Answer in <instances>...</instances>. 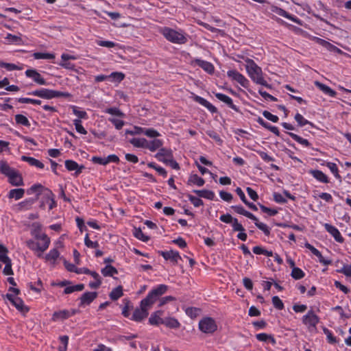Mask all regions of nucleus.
<instances>
[{
	"label": "nucleus",
	"mask_w": 351,
	"mask_h": 351,
	"mask_svg": "<svg viewBox=\"0 0 351 351\" xmlns=\"http://www.w3.org/2000/svg\"><path fill=\"white\" fill-rule=\"evenodd\" d=\"M133 234L136 239L145 242L148 241L150 239L148 236L143 234L140 228H134Z\"/></svg>",
	"instance_id": "obj_41"
},
{
	"label": "nucleus",
	"mask_w": 351,
	"mask_h": 351,
	"mask_svg": "<svg viewBox=\"0 0 351 351\" xmlns=\"http://www.w3.org/2000/svg\"><path fill=\"white\" fill-rule=\"evenodd\" d=\"M245 62L246 71L251 80L256 84H261L267 88H271V86L267 84V81L263 77L262 69L252 59L247 58Z\"/></svg>",
	"instance_id": "obj_2"
},
{
	"label": "nucleus",
	"mask_w": 351,
	"mask_h": 351,
	"mask_svg": "<svg viewBox=\"0 0 351 351\" xmlns=\"http://www.w3.org/2000/svg\"><path fill=\"white\" fill-rule=\"evenodd\" d=\"M130 143L136 147L146 149L147 140L144 138H133L130 140Z\"/></svg>",
	"instance_id": "obj_34"
},
{
	"label": "nucleus",
	"mask_w": 351,
	"mask_h": 351,
	"mask_svg": "<svg viewBox=\"0 0 351 351\" xmlns=\"http://www.w3.org/2000/svg\"><path fill=\"white\" fill-rule=\"evenodd\" d=\"M309 173L311 174L313 176V178H315L317 180L319 181L320 182H329L328 176L320 170L311 169L309 171Z\"/></svg>",
	"instance_id": "obj_24"
},
{
	"label": "nucleus",
	"mask_w": 351,
	"mask_h": 351,
	"mask_svg": "<svg viewBox=\"0 0 351 351\" xmlns=\"http://www.w3.org/2000/svg\"><path fill=\"white\" fill-rule=\"evenodd\" d=\"M33 56L36 60H39V59L51 60V59L55 58V54L49 53L36 52V53H34Z\"/></svg>",
	"instance_id": "obj_45"
},
{
	"label": "nucleus",
	"mask_w": 351,
	"mask_h": 351,
	"mask_svg": "<svg viewBox=\"0 0 351 351\" xmlns=\"http://www.w3.org/2000/svg\"><path fill=\"white\" fill-rule=\"evenodd\" d=\"M168 290V286L159 285L153 289L141 302V308H136L133 313L132 319L135 322H141L148 315V308Z\"/></svg>",
	"instance_id": "obj_1"
},
{
	"label": "nucleus",
	"mask_w": 351,
	"mask_h": 351,
	"mask_svg": "<svg viewBox=\"0 0 351 351\" xmlns=\"http://www.w3.org/2000/svg\"><path fill=\"white\" fill-rule=\"evenodd\" d=\"M123 295V287L121 286H118L112 289L110 293L109 296L112 300L115 301L120 298Z\"/></svg>",
	"instance_id": "obj_37"
},
{
	"label": "nucleus",
	"mask_w": 351,
	"mask_h": 351,
	"mask_svg": "<svg viewBox=\"0 0 351 351\" xmlns=\"http://www.w3.org/2000/svg\"><path fill=\"white\" fill-rule=\"evenodd\" d=\"M109 121L111 122L117 130H121L124 125V121L115 118H109Z\"/></svg>",
	"instance_id": "obj_61"
},
{
	"label": "nucleus",
	"mask_w": 351,
	"mask_h": 351,
	"mask_svg": "<svg viewBox=\"0 0 351 351\" xmlns=\"http://www.w3.org/2000/svg\"><path fill=\"white\" fill-rule=\"evenodd\" d=\"M291 276L295 280H300L304 277V272L299 267H293Z\"/></svg>",
	"instance_id": "obj_47"
},
{
	"label": "nucleus",
	"mask_w": 351,
	"mask_h": 351,
	"mask_svg": "<svg viewBox=\"0 0 351 351\" xmlns=\"http://www.w3.org/2000/svg\"><path fill=\"white\" fill-rule=\"evenodd\" d=\"M32 235L34 237V238L38 241H42L44 242V238L43 236L47 235L45 233H42L40 231V227L37 226L34 231L32 232Z\"/></svg>",
	"instance_id": "obj_57"
},
{
	"label": "nucleus",
	"mask_w": 351,
	"mask_h": 351,
	"mask_svg": "<svg viewBox=\"0 0 351 351\" xmlns=\"http://www.w3.org/2000/svg\"><path fill=\"white\" fill-rule=\"evenodd\" d=\"M158 254L161 255L165 260H169L173 264H177L179 259H181L178 252L170 250V251H159Z\"/></svg>",
	"instance_id": "obj_11"
},
{
	"label": "nucleus",
	"mask_w": 351,
	"mask_h": 351,
	"mask_svg": "<svg viewBox=\"0 0 351 351\" xmlns=\"http://www.w3.org/2000/svg\"><path fill=\"white\" fill-rule=\"evenodd\" d=\"M43 238H44V242H43L42 245H40L39 242L29 240L26 242L27 246L33 251H40V252H45L49 246L50 239L47 235L43 236Z\"/></svg>",
	"instance_id": "obj_7"
},
{
	"label": "nucleus",
	"mask_w": 351,
	"mask_h": 351,
	"mask_svg": "<svg viewBox=\"0 0 351 351\" xmlns=\"http://www.w3.org/2000/svg\"><path fill=\"white\" fill-rule=\"evenodd\" d=\"M302 321L308 328H315L317 324L319 322V318L313 310H310L302 317Z\"/></svg>",
	"instance_id": "obj_8"
},
{
	"label": "nucleus",
	"mask_w": 351,
	"mask_h": 351,
	"mask_svg": "<svg viewBox=\"0 0 351 351\" xmlns=\"http://www.w3.org/2000/svg\"><path fill=\"white\" fill-rule=\"evenodd\" d=\"M144 134L149 138H156L160 136V134L154 128H145Z\"/></svg>",
	"instance_id": "obj_58"
},
{
	"label": "nucleus",
	"mask_w": 351,
	"mask_h": 351,
	"mask_svg": "<svg viewBox=\"0 0 351 351\" xmlns=\"http://www.w3.org/2000/svg\"><path fill=\"white\" fill-rule=\"evenodd\" d=\"M215 95L219 100L224 102L230 108L236 112H239V108L233 104L232 99L230 97L220 93H215Z\"/></svg>",
	"instance_id": "obj_17"
},
{
	"label": "nucleus",
	"mask_w": 351,
	"mask_h": 351,
	"mask_svg": "<svg viewBox=\"0 0 351 351\" xmlns=\"http://www.w3.org/2000/svg\"><path fill=\"white\" fill-rule=\"evenodd\" d=\"M25 190L23 189H14L10 191L8 197L10 199H15L16 200L20 199L24 195Z\"/></svg>",
	"instance_id": "obj_31"
},
{
	"label": "nucleus",
	"mask_w": 351,
	"mask_h": 351,
	"mask_svg": "<svg viewBox=\"0 0 351 351\" xmlns=\"http://www.w3.org/2000/svg\"><path fill=\"white\" fill-rule=\"evenodd\" d=\"M193 98L195 101L206 108L210 112L215 113L217 112V108L203 97L195 95Z\"/></svg>",
	"instance_id": "obj_16"
},
{
	"label": "nucleus",
	"mask_w": 351,
	"mask_h": 351,
	"mask_svg": "<svg viewBox=\"0 0 351 351\" xmlns=\"http://www.w3.org/2000/svg\"><path fill=\"white\" fill-rule=\"evenodd\" d=\"M294 118H295V120L297 121L298 125L300 127L304 126L307 124L312 125V123L309 121L304 119V117L302 114H300V113H297L295 115Z\"/></svg>",
	"instance_id": "obj_50"
},
{
	"label": "nucleus",
	"mask_w": 351,
	"mask_h": 351,
	"mask_svg": "<svg viewBox=\"0 0 351 351\" xmlns=\"http://www.w3.org/2000/svg\"><path fill=\"white\" fill-rule=\"evenodd\" d=\"M15 169L11 167L6 161H0V173L6 177L9 178L11 175L16 171Z\"/></svg>",
	"instance_id": "obj_19"
},
{
	"label": "nucleus",
	"mask_w": 351,
	"mask_h": 351,
	"mask_svg": "<svg viewBox=\"0 0 351 351\" xmlns=\"http://www.w3.org/2000/svg\"><path fill=\"white\" fill-rule=\"evenodd\" d=\"M73 124L75 127V129L77 132L82 134H86L87 131L84 129V128L82 125V121L80 119H75L73 121Z\"/></svg>",
	"instance_id": "obj_52"
},
{
	"label": "nucleus",
	"mask_w": 351,
	"mask_h": 351,
	"mask_svg": "<svg viewBox=\"0 0 351 351\" xmlns=\"http://www.w3.org/2000/svg\"><path fill=\"white\" fill-rule=\"evenodd\" d=\"M315 85L324 93L326 95L330 96L332 97H335L337 95L336 91L330 88L329 86H328L326 84H324L318 81L315 82Z\"/></svg>",
	"instance_id": "obj_25"
},
{
	"label": "nucleus",
	"mask_w": 351,
	"mask_h": 351,
	"mask_svg": "<svg viewBox=\"0 0 351 351\" xmlns=\"http://www.w3.org/2000/svg\"><path fill=\"white\" fill-rule=\"evenodd\" d=\"M193 193L197 194L199 197L206 198L210 200H213L215 198V193L212 191L209 190H193Z\"/></svg>",
	"instance_id": "obj_29"
},
{
	"label": "nucleus",
	"mask_w": 351,
	"mask_h": 351,
	"mask_svg": "<svg viewBox=\"0 0 351 351\" xmlns=\"http://www.w3.org/2000/svg\"><path fill=\"white\" fill-rule=\"evenodd\" d=\"M293 140L297 141L298 143L305 146V147H310L311 144L308 142L307 139L303 138L301 136L292 133V132H288L287 133Z\"/></svg>",
	"instance_id": "obj_39"
},
{
	"label": "nucleus",
	"mask_w": 351,
	"mask_h": 351,
	"mask_svg": "<svg viewBox=\"0 0 351 351\" xmlns=\"http://www.w3.org/2000/svg\"><path fill=\"white\" fill-rule=\"evenodd\" d=\"M124 77L125 75L121 72H112L108 75V80L114 82H121Z\"/></svg>",
	"instance_id": "obj_40"
},
{
	"label": "nucleus",
	"mask_w": 351,
	"mask_h": 351,
	"mask_svg": "<svg viewBox=\"0 0 351 351\" xmlns=\"http://www.w3.org/2000/svg\"><path fill=\"white\" fill-rule=\"evenodd\" d=\"M59 256H60L59 251L57 249L53 248V249L51 250L48 254H46L45 259L47 261H50L51 263L53 265H54L56 263V261L59 257Z\"/></svg>",
	"instance_id": "obj_30"
},
{
	"label": "nucleus",
	"mask_w": 351,
	"mask_h": 351,
	"mask_svg": "<svg viewBox=\"0 0 351 351\" xmlns=\"http://www.w3.org/2000/svg\"><path fill=\"white\" fill-rule=\"evenodd\" d=\"M97 297V292H86L82 295L80 297V306H84L85 305H89L93 300Z\"/></svg>",
	"instance_id": "obj_15"
},
{
	"label": "nucleus",
	"mask_w": 351,
	"mask_h": 351,
	"mask_svg": "<svg viewBox=\"0 0 351 351\" xmlns=\"http://www.w3.org/2000/svg\"><path fill=\"white\" fill-rule=\"evenodd\" d=\"M0 66L6 69L8 71L20 70L21 68L12 63L0 62Z\"/></svg>",
	"instance_id": "obj_59"
},
{
	"label": "nucleus",
	"mask_w": 351,
	"mask_h": 351,
	"mask_svg": "<svg viewBox=\"0 0 351 351\" xmlns=\"http://www.w3.org/2000/svg\"><path fill=\"white\" fill-rule=\"evenodd\" d=\"M20 312L25 313L29 311V308L24 305L23 301L20 298H16L12 303Z\"/></svg>",
	"instance_id": "obj_33"
},
{
	"label": "nucleus",
	"mask_w": 351,
	"mask_h": 351,
	"mask_svg": "<svg viewBox=\"0 0 351 351\" xmlns=\"http://www.w3.org/2000/svg\"><path fill=\"white\" fill-rule=\"evenodd\" d=\"M258 206L263 213L268 214L269 216H274L278 213V210L276 209L268 208L260 203H258Z\"/></svg>",
	"instance_id": "obj_54"
},
{
	"label": "nucleus",
	"mask_w": 351,
	"mask_h": 351,
	"mask_svg": "<svg viewBox=\"0 0 351 351\" xmlns=\"http://www.w3.org/2000/svg\"><path fill=\"white\" fill-rule=\"evenodd\" d=\"M162 324H164L167 327H169L170 328H178L180 326L179 322L176 319L173 317H167L163 319V322Z\"/></svg>",
	"instance_id": "obj_36"
},
{
	"label": "nucleus",
	"mask_w": 351,
	"mask_h": 351,
	"mask_svg": "<svg viewBox=\"0 0 351 351\" xmlns=\"http://www.w3.org/2000/svg\"><path fill=\"white\" fill-rule=\"evenodd\" d=\"M227 75L233 81H236L243 87L247 88L249 85V80L237 70H230L227 72Z\"/></svg>",
	"instance_id": "obj_9"
},
{
	"label": "nucleus",
	"mask_w": 351,
	"mask_h": 351,
	"mask_svg": "<svg viewBox=\"0 0 351 351\" xmlns=\"http://www.w3.org/2000/svg\"><path fill=\"white\" fill-rule=\"evenodd\" d=\"M324 228L326 230V231L330 234V235L335 239V240L337 242L340 243H343L344 239L341 236L340 232L336 227H335L329 223H325Z\"/></svg>",
	"instance_id": "obj_10"
},
{
	"label": "nucleus",
	"mask_w": 351,
	"mask_h": 351,
	"mask_svg": "<svg viewBox=\"0 0 351 351\" xmlns=\"http://www.w3.org/2000/svg\"><path fill=\"white\" fill-rule=\"evenodd\" d=\"M255 226L261 231L263 232V233L266 236H269L270 234V229L269 228L265 223L262 222H259L258 220L254 221Z\"/></svg>",
	"instance_id": "obj_49"
},
{
	"label": "nucleus",
	"mask_w": 351,
	"mask_h": 351,
	"mask_svg": "<svg viewBox=\"0 0 351 351\" xmlns=\"http://www.w3.org/2000/svg\"><path fill=\"white\" fill-rule=\"evenodd\" d=\"M28 95L37 96L45 99H51L56 97H67L70 96L69 93L61 92L47 88H41L27 93Z\"/></svg>",
	"instance_id": "obj_4"
},
{
	"label": "nucleus",
	"mask_w": 351,
	"mask_h": 351,
	"mask_svg": "<svg viewBox=\"0 0 351 351\" xmlns=\"http://www.w3.org/2000/svg\"><path fill=\"white\" fill-rule=\"evenodd\" d=\"M25 75L27 77L32 78L36 83L40 85H47L45 80L35 69H27L25 71Z\"/></svg>",
	"instance_id": "obj_13"
},
{
	"label": "nucleus",
	"mask_w": 351,
	"mask_h": 351,
	"mask_svg": "<svg viewBox=\"0 0 351 351\" xmlns=\"http://www.w3.org/2000/svg\"><path fill=\"white\" fill-rule=\"evenodd\" d=\"M38 200V195L35 197L26 199L25 200L20 202L19 206L21 210H29L32 205Z\"/></svg>",
	"instance_id": "obj_28"
},
{
	"label": "nucleus",
	"mask_w": 351,
	"mask_h": 351,
	"mask_svg": "<svg viewBox=\"0 0 351 351\" xmlns=\"http://www.w3.org/2000/svg\"><path fill=\"white\" fill-rule=\"evenodd\" d=\"M191 64L201 67L202 69H204L206 72H207L209 74H212L214 73V66L208 61L200 59H195L191 62Z\"/></svg>",
	"instance_id": "obj_14"
},
{
	"label": "nucleus",
	"mask_w": 351,
	"mask_h": 351,
	"mask_svg": "<svg viewBox=\"0 0 351 351\" xmlns=\"http://www.w3.org/2000/svg\"><path fill=\"white\" fill-rule=\"evenodd\" d=\"M272 303L274 307L278 310H282L285 308L282 301L278 296H274L272 298Z\"/></svg>",
	"instance_id": "obj_56"
},
{
	"label": "nucleus",
	"mask_w": 351,
	"mask_h": 351,
	"mask_svg": "<svg viewBox=\"0 0 351 351\" xmlns=\"http://www.w3.org/2000/svg\"><path fill=\"white\" fill-rule=\"evenodd\" d=\"M326 167L330 170V171L333 173L335 177L338 179L340 182H341V177L339 174V170L337 165L334 162H328L326 163Z\"/></svg>",
	"instance_id": "obj_43"
},
{
	"label": "nucleus",
	"mask_w": 351,
	"mask_h": 351,
	"mask_svg": "<svg viewBox=\"0 0 351 351\" xmlns=\"http://www.w3.org/2000/svg\"><path fill=\"white\" fill-rule=\"evenodd\" d=\"M101 271L104 276H113V275L118 274L117 269L110 265H106Z\"/></svg>",
	"instance_id": "obj_38"
},
{
	"label": "nucleus",
	"mask_w": 351,
	"mask_h": 351,
	"mask_svg": "<svg viewBox=\"0 0 351 351\" xmlns=\"http://www.w3.org/2000/svg\"><path fill=\"white\" fill-rule=\"evenodd\" d=\"M219 195L220 197L226 202H230L233 199V196L231 193L223 191L219 192Z\"/></svg>",
	"instance_id": "obj_64"
},
{
	"label": "nucleus",
	"mask_w": 351,
	"mask_h": 351,
	"mask_svg": "<svg viewBox=\"0 0 351 351\" xmlns=\"http://www.w3.org/2000/svg\"><path fill=\"white\" fill-rule=\"evenodd\" d=\"M3 263L5 264V267H4V269L3 270V273L4 275L5 276H10V275H13L14 273H13V270H12V260L10 259V260H5V262H3Z\"/></svg>",
	"instance_id": "obj_48"
},
{
	"label": "nucleus",
	"mask_w": 351,
	"mask_h": 351,
	"mask_svg": "<svg viewBox=\"0 0 351 351\" xmlns=\"http://www.w3.org/2000/svg\"><path fill=\"white\" fill-rule=\"evenodd\" d=\"M339 273L343 274L348 277H351V264L344 265L341 269L337 271Z\"/></svg>",
	"instance_id": "obj_63"
},
{
	"label": "nucleus",
	"mask_w": 351,
	"mask_h": 351,
	"mask_svg": "<svg viewBox=\"0 0 351 351\" xmlns=\"http://www.w3.org/2000/svg\"><path fill=\"white\" fill-rule=\"evenodd\" d=\"M189 182L202 186L204 184V180L197 174H193L189 177Z\"/></svg>",
	"instance_id": "obj_42"
},
{
	"label": "nucleus",
	"mask_w": 351,
	"mask_h": 351,
	"mask_svg": "<svg viewBox=\"0 0 351 351\" xmlns=\"http://www.w3.org/2000/svg\"><path fill=\"white\" fill-rule=\"evenodd\" d=\"M70 317L69 310H62L59 311H55L52 315V320L56 322L58 320H64Z\"/></svg>",
	"instance_id": "obj_26"
},
{
	"label": "nucleus",
	"mask_w": 351,
	"mask_h": 351,
	"mask_svg": "<svg viewBox=\"0 0 351 351\" xmlns=\"http://www.w3.org/2000/svg\"><path fill=\"white\" fill-rule=\"evenodd\" d=\"M231 208L234 210L238 214L242 215L253 221H257V217L254 215L252 213H250L249 211H247L244 209V208L241 206H232Z\"/></svg>",
	"instance_id": "obj_21"
},
{
	"label": "nucleus",
	"mask_w": 351,
	"mask_h": 351,
	"mask_svg": "<svg viewBox=\"0 0 351 351\" xmlns=\"http://www.w3.org/2000/svg\"><path fill=\"white\" fill-rule=\"evenodd\" d=\"M105 112L121 118H124L125 117V114L121 111L120 109L116 107L106 108L105 110Z\"/></svg>",
	"instance_id": "obj_44"
},
{
	"label": "nucleus",
	"mask_w": 351,
	"mask_h": 351,
	"mask_svg": "<svg viewBox=\"0 0 351 351\" xmlns=\"http://www.w3.org/2000/svg\"><path fill=\"white\" fill-rule=\"evenodd\" d=\"M160 32L167 40L173 43L184 44L187 42V38L182 34L170 27H162Z\"/></svg>",
	"instance_id": "obj_5"
},
{
	"label": "nucleus",
	"mask_w": 351,
	"mask_h": 351,
	"mask_svg": "<svg viewBox=\"0 0 351 351\" xmlns=\"http://www.w3.org/2000/svg\"><path fill=\"white\" fill-rule=\"evenodd\" d=\"M27 193L28 195L36 193V196L38 195V199L39 198V195L42 194L43 195V198H46L47 200L51 202L49 210H52L57 206V204L55 201V195L50 189L45 188L40 184H35L32 185L27 190Z\"/></svg>",
	"instance_id": "obj_3"
},
{
	"label": "nucleus",
	"mask_w": 351,
	"mask_h": 351,
	"mask_svg": "<svg viewBox=\"0 0 351 351\" xmlns=\"http://www.w3.org/2000/svg\"><path fill=\"white\" fill-rule=\"evenodd\" d=\"M232 226L234 231H238V232H243L245 231V228L242 226L241 223H240L237 218H234L233 221L232 222Z\"/></svg>",
	"instance_id": "obj_60"
},
{
	"label": "nucleus",
	"mask_w": 351,
	"mask_h": 351,
	"mask_svg": "<svg viewBox=\"0 0 351 351\" xmlns=\"http://www.w3.org/2000/svg\"><path fill=\"white\" fill-rule=\"evenodd\" d=\"M200 312V309L195 307H189L186 309V313L191 318L196 317Z\"/></svg>",
	"instance_id": "obj_55"
},
{
	"label": "nucleus",
	"mask_w": 351,
	"mask_h": 351,
	"mask_svg": "<svg viewBox=\"0 0 351 351\" xmlns=\"http://www.w3.org/2000/svg\"><path fill=\"white\" fill-rule=\"evenodd\" d=\"M163 145V141L160 139L154 138L152 141H147L146 149L154 152L157 149L162 148Z\"/></svg>",
	"instance_id": "obj_23"
},
{
	"label": "nucleus",
	"mask_w": 351,
	"mask_h": 351,
	"mask_svg": "<svg viewBox=\"0 0 351 351\" xmlns=\"http://www.w3.org/2000/svg\"><path fill=\"white\" fill-rule=\"evenodd\" d=\"M65 167L68 171H71L75 170V173L76 176L81 173L82 169H84V167L83 165L79 166L75 161L72 160H66L65 161Z\"/></svg>",
	"instance_id": "obj_18"
},
{
	"label": "nucleus",
	"mask_w": 351,
	"mask_h": 351,
	"mask_svg": "<svg viewBox=\"0 0 351 351\" xmlns=\"http://www.w3.org/2000/svg\"><path fill=\"white\" fill-rule=\"evenodd\" d=\"M187 197L195 207H199L204 204L203 201L199 197H197L190 194H188Z\"/></svg>",
	"instance_id": "obj_51"
},
{
	"label": "nucleus",
	"mask_w": 351,
	"mask_h": 351,
	"mask_svg": "<svg viewBox=\"0 0 351 351\" xmlns=\"http://www.w3.org/2000/svg\"><path fill=\"white\" fill-rule=\"evenodd\" d=\"M163 315V311L161 310L156 311L153 313L150 317L149 318V323L151 325L158 326L159 324H162L163 322V319L161 318V316Z\"/></svg>",
	"instance_id": "obj_20"
},
{
	"label": "nucleus",
	"mask_w": 351,
	"mask_h": 351,
	"mask_svg": "<svg viewBox=\"0 0 351 351\" xmlns=\"http://www.w3.org/2000/svg\"><path fill=\"white\" fill-rule=\"evenodd\" d=\"M15 121L17 124L22 125L24 126L29 127L30 125V123L28 120V119L23 115V114H16L15 115Z\"/></svg>",
	"instance_id": "obj_46"
},
{
	"label": "nucleus",
	"mask_w": 351,
	"mask_h": 351,
	"mask_svg": "<svg viewBox=\"0 0 351 351\" xmlns=\"http://www.w3.org/2000/svg\"><path fill=\"white\" fill-rule=\"evenodd\" d=\"M256 338L257 340L260 341H269L271 343L272 345H275L276 343L275 338L271 335H268L266 333H259L256 335Z\"/></svg>",
	"instance_id": "obj_32"
},
{
	"label": "nucleus",
	"mask_w": 351,
	"mask_h": 351,
	"mask_svg": "<svg viewBox=\"0 0 351 351\" xmlns=\"http://www.w3.org/2000/svg\"><path fill=\"white\" fill-rule=\"evenodd\" d=\"M21 160L28 162L31 166L36 167L39 169H43L45 167V165L42 162L33 157L22 156Z\"/></svg>",
	"instance_id": "obj_27"
},
{
	"label": "nucleus",
	"mask_w": 351,
	"mask_h": 351,
	"mask_svg": "<svg viewBox=\"0 0 351 351\" xmlns=\"http://www.w3.org/2000/svg\"><path fill=\"white\" fill-rule=\"evenodd\" d=\"M8 178V182L13 186H23V180L21 174L19 171H15V173L11 175Z\"/></svg>",
	"instance_id": "obj_22"
},
{
	"label": "nucleus",
	"mask_w": 351,
	"mask_h": 351,
	"mask_svg": "<svg viewBox=\"0 0 351 351\" xmlns=\"http://www.w3.org/2000/svg\"><path fill=\"white\" fill-rule=\"evenodd\" d=\"M155 158H157L159 161L165 163L168 159L173 158V152L171 149L162 147L155 155Z\"/></svg>",
	"instance_id": "obj_12"
},
{
	"label": "nucleus",
	"mask_w": 351,
	"mask_h": 351,
	"mask_svg": "<svg viewBox=\"0 0 351 351\" xmlns=\"http://www.w3.org/2000/svg\"><path fill=\"white\" fill-rule=\"evenodd\" d=\"M199 329L204 333L212 334L217 330V326L213 318L206 317L199 321Z\"/></svg>",
	"instance_id": "obj_6"
},
{
	"label": "nucleus",
	"mask_w": 351,
	"mask_h": 351,
	"mask_svg": "<svg viewBox=\"0 0 351 351\" xmlns=\"http://www.w3.org/2000/svg\"><path fill=\"white\" fill-rule=\"evenodd\" d=\"M263 115L268 120L276 123L278 121L279 119L278 117L274 114H272L271 112H269L267 110H265L263 112Z\"/></svg>",
	"instance_id": "obj_62"
},
{
	"label": "nucleus",
	"mask_w": 351,
	"mask_h": 351,
	"mask_svg": "<svg viewBox=\"0 0 351 351\" xmlns=\"http://www.w3.org/2000/svg\"><path fill=\"white\" fill-rule=\"evenodd\" d=\"M276 13L285 18H287L298 24H300V19H298L296 16H293L290 14L289 12H287L286 10L282 9V8H278L276 10Z\"/></svg>",
	"instance_id": "obj_35"
},
{
	"label": "nucleus",
	"mask_w": 351,
	"mask_h": 351,
	"mask_svg": "<svg viewBox=\"0 0 351 351\" xmlns=\"http://www.w3.org/2000/svg\"><path fill=\"white\" fill-rule=\"evenodd\" d=\"M84 244L89 248H97L99 245L97 241H92L88 237V234H86L84 238Z\"/></svg>",
	"instance_id": "obj_53"
}]
</instances>
